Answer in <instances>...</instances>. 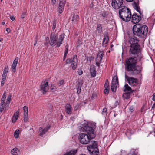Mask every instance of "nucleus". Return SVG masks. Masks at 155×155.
Instances as JSON below:
<instances>
[{
    "label": "nucleus",
    "mask_w": 155,
    "mask_h": 155,
    "mask_svg": "<svg viewBox=\"0 0 155 155\" xmlns=\"http://www.w3.org/2000/svg\"><path fill=\"white\" fill-rule=\"evenodd\" d=\"M81 130L82 131L86 132L87 133V134L84 133H81L79 135V140L82 144H88L90 140L94 138L96 136L94 130L86 124H84L82 125Z\"/></svg>",
    "instance_id": "obj_1"
},
{
    "label": "nucleus",
    "mask_w": 155,
    "mask_h": 155,
    "mask_svg": "<svg viewBox=\"0 0 155 155\" xmlns=\"http://www.w3.org/2000/svg\"><path fill=\"white\" fill-rule=\"evenodd\" d=\"M148 30V27L145 25L141 26L139 24H136L134 25L133 28L134 35L141 38H144L146 36Z\"/></svg>",
    "instance_id": "obj_2"
},
{
    "label": "nucleus",
    "mask_w": 155,
    "mask_h": 155,
    "mask_svg": "<svg viewBox=\"0 0 155 155\" xmlns=\"http://www.w3.org/2000/svg\"><path fill=\"white\" fill-rule=\"evenodd\" d=\"M119 15L120 18L126 22L130 21L131 17L130 10L126 7H124L119 10Z\"/></svg>",
    "instance_id": "obj_3"
},
{
    "label": "nucleus",
    "mask_w": 155,
    "mask_h": 155,
    "mask_svg": "<svg viewBox=\"0 0 155 155\" xmlns=\"http://www.w3.org/2000/svg\"><path fill=\"white\" fill-rule=\"evenodd\" d=\"M64 38V35L62 34L59 36L58 39V40L57 35L55 34H52L50 37L49 44L52 46H54L56 45L57 46L59 47L62 44Z\"/></svg>",
    "instance_id": "obj_4"
},
{
    "label": "nucleus",
    "mask_w": 155,
    "mask_h": 155,
    "mask_svg": "<svg viewBox=\"0 0 155 155\" xmlns=\"http://www.w3.org/2000/svg\"><path fill=\"white\" fill-rule=\"evenodd\" d=\"M6 96V92L5 91L4 92L3 95L2 97L0 103V112H2L4 109L5 105L6 107H8L10 101L11 100V95L10 94L8 95L6 101V102L5 104V99Z\"/></svg>",
    "instance_id": "obj_5"
},
{
    "label": "nucleus",
    "mask_w": 155,
    "mask_h": 155,
    "mask_svg": "<svg viewBox=\"0 0 155 155\" xmlns=\"http://www.w3.org/2000/svg\"><path fill=\"white\" fill-rule=\"evenodd\" d=\"M137 58H135L130 57L126 60L125 69L127 70H130L135 67L137 63Z\"/></svg>",
    "instance_id": "obj_6"
},
{
    "label": "nucleus",
    "mask_w": 155,
    "mask_h": 155,
    "mask_svg": "<svg viewBox=\"0 0 155 155\" xmlns=\"http://www.w3.org/2000/svg\"><path fill=\"white\" fill-rule=\"evenodd\" d=\"M123 3V0H112V6L114 9H117L121 7Z\"/></svg>",
    "instance_id": "obj_7"
},
{
    "label": "nucleus",
    "mask_w": 155,
    "mask_h": 155,
    "mask_svg": "<svg viewBox=\"0 0 155 155\" xmlns=\"http://www.w3.org/2000/svg\"><path fill=\"white\" fill-rule=\"evenodd\" d=\"M125 78L129 84L131 86H134L137 84V80L136 78L130 77L127 75H125Z\"/></svg>",
    "instance_id": "obj_8"
},
{
    "label": "nucleus",
    "mask_w": 155,
    "mask_h": 155,
    "mask_svg": "<svg viewBox=\"0 0 155 155\" xmlns=\"http://www.w3.org/2000/svg\"><path fill=\"white\" fill-rule=\"evenodd\" d=\"M118 83L117 77L116 76H114L112 79L111 86V89L113 92H115L116 91Z\"/></svg>",
    "instance_id": "obj_9"
},
{
    "label": "nucleus",
    "mask_w": 155,
    "mask_h": 155,
    "mask_svg": "<svg viewBox=\"0 0 155 155\" xmlns=\"http://www.w3.org/2000/svg\"><path fill=\"white\" fill-rule=\"evenodd\" d=\"M140 50L139 45H135V46H130L129 52L130 54H135L138 53Z\"/></svg>",
    "instance_id": "obj_10"
},
{
    "label": "nucleus",
    "mask_w": 155,
    "mask_h": 155,
    "mask_svg": "<svg viewBox=\"0 0 155 155\" xmlns=\"http://www.w3.org/2000/svg\"><path fill=\"white\" fill-rule=\"evenodd\" d=\"M127 71H130L131 73L133 75H136L140 73L141 70V68L139 66H135L132 68L130 70H127Z\"/></svg>",
    "instance_id": "obj_11"
},
{
    "label": "nucleus",
    "mask_w": 155,
    "mask_h": 155,
    "mask_svg": "<svg viewBox=\"0 0 155 155\" xmlns=\"http://www.w3.org/2000/svg\"><path fill=\"white\" fill-rule=\"evenodd\" d=\"M41 90L42 91L43 94H45L48 90V84L47 82H43L40 86Z\"/></svg>",
    "instance_id": "obj_12"
},
{
    "label": "nucleus",
    "mask_w": 155,
    "mask_h": 155,
    "mask_svg": "<svg viewBox=\"0 0 155 155\" xmlns=\"http://www.w3.org/2000/svg\"><path fill=\"white\" fill-rule=\"evenodd\" d=\"M78 63V59L77 56L75 55L74 56L73 59L71 62V66L73 70L75 69L77 67Z\"/></svg>",
    "instance_id": "obj_13"
},
{
    "label": "nucleus",
    "mask_w": 155,
    "mask_h": 155,
    "mask_svg": "<svg viewBox=\"0 0 155 155\" xmlns=\"http://www.w3.org/2000/svg\"><path fill=\"white\" fill-rule=\"evenodd\" d=\"M132 22L134 23H138L141 19V17L137 15L136 14H134L132 16Z\"/></svg>",
    "instance_id": "obj_14"
},
{
    "label": "nucleus",
    "mask_w": 155,
    "mask_h": 155,
    "mask_svg": "<svg viewBox=\"0 0 155 155\" xmlns=\"http://www.w3.org/2000/svg\"><path fill=\"white\" fill-rule=\"evenodd\" d=\"M65 3L66 1L65 0H62L61 1H60L58 7V11L60 14L61 13L63 12Z\"/></svg>",
    "instance_id": "obj_15"
},
{
    "label": "nucleus",
    "mask_w": 155,
    "mask_h": 155,
    "mask_svg": "<svg viewBox=\"0 0 155 155\" xmlns=\"http://www.w3.org/2000/svg\"><path fill=\"white\" fill-rule=\"evenodd\" d=\"M129 41L130 44V46L139 45L138 44L139 40L136 37L130 38L129 39Z\"/></svg>",
    "instance_id": "obj_16"
},
{
    "label": "nucleus",
    "mask_w": 155,
    "mask_h": 155,
    "mask_svg": "<svg viewBox=\"0 0 155 155\" xmlns=\"http://www.w3.org/2000/svg\"><path fill=\"white\" fill-rule=\"evenodd\" d=\"M18 58L16 57L14 60L11 67V69L12 71L15 72L16 71V67L18 64Z\"/></svg>",
    "instance_id": "obj_17"
},
{
    "label": "nucleus",
    "mask_w": 155,
    "mask_h": 155,
    "mask_svg": "<svg viewBox=\"0 0 155 155\" xmlns=\"http://www.w3.org/2000/svg\"><path fill=\"white\" fill-rule=\"evenodd\" d=\"M90 143V145L88 146L87 147L88 149L90 151H92V150L91 151V150H89V149H93L97 148V143L95 141H91Z\"/></svg>",
    "instance_id": "obj_18"
},
{
    "label": "nucleus",
    "mask_w": 155,
    "mask_h": 155,
    "mask_svg": "<svg viewBox=\"0 0 155 155\" xmlns=\"http://www.w3.org/2000/svg\"><path fill=\"white\" fill-rule=\"evenodd\" d=\"M50 128V126L49 125H48L45 128H43L42 127H40L39 130L40 135L42 136Z\"/></svg>",
    "instance_id": "obj_19"
},
{
    "label": "nucleus",
    "mask_w": 155,
    "mask_h": 155,
    "mask_svg": "<svg viewBox=\"0 0 155 155\" xmlns=\"http://www.w3.org/2000/svg\"><path fill=\"white\" fill-rule=\"evenodd\" d=\"M65 111L68 114H70L72 112V107L71 105L69 104H67L65 106Z\"/></svg>",
    "instance_id": "obj_20"
},
{
    "label": "nucleus",
    "mask_w": 155,
    "mask_h": 155,
    "mask_svg": "<svg viewBox=\"0 0 155 155\" xmlns=\"http://www.w3.org/2000/svg\"><path fill=\"white\" fill-rule=\"evenodd\" d=\"M108 40L109 38L108 34L107 33H106V34H104V35L102 43L103 45L104 46H106V44L108 42Z\"/></svg>",
    "instance_id": "obj_21"
},
{
    "label": "nucleus",
    "mask_w": 155,
    "mask_h": 155,
    "mask_svg": "<svg viewBox=\"0 0 155 155\" xmlns=\"http://www.w3.org/2000/svg\"><path fill=\"white\" fill-rule=\"evenodd\" d=\"M90 73L91 76L93 77H95L96 75L95 68L93 65H91L90 66Z\"/></svg>",
    "instance_id": "obj_22"
},
{
    "label": "nucleus",
    "mask_w": 155,
    "mask_h": 155,
    "mask_svg": "<svg viewBox=\"0 0 155 155\" xmlns=\"http://www.w3.org/2000/svg\"><path fill=\"white\" fill-rule=\"evenodd\" d=\"M19 113V110L18 109L17 111L15 113L13 116L12 121L13 123H15L18 117Z\"/></svg>",
    "instance_id": "obj_23"
},
{
    "label": "nucleus",
    "mask_w": 155,
    "mask_h": 155,
    "mask_svg": "<svg viewBox=\"0 0 155 155\" xmlns=\"http://www.w3.org/2000/svg\"><path fill=\"white\" fill-rule=\"evenodd\" d=\"M132 6L134 8L139 12L140 15L142 14L141 11H140V9L139 7L138 4L137 2L136 3L135 0L133 3Z\"/></svg>",
    "instance_id": "obj_24"
},
{
    "label": "nucleus",
    "mask_w": 155,
    "mask_h": 155,
    "mask_svg": "<svg viewBox=\"0 0 155 155\" xmlns=\"http://www.w3.org/2000/svg\"><path fill=\"white\" fill-rule=\"evenodd\" d=\"M124 91L126 92H130L132 93L134 90H132L131 88L127 84H125L124 87Z\"/></svg>",
    "instance_id": "obj_25"
},
{
    "label": "nucleus",
    "mask_w": 155,
    "mask_h": 155,
    "mask_svg": "<svg viewBox=\"0 0 155 155\" xmlns=\"http://www.w3.org/2000/svg\"><path fill=\"white\" fill-rule=\"evenodd\" d=\"M79 20L78 15L75 14H74L72 19V21L74 23H76Z\"/></svg>",
    "instance_id": "obj_26"
},
{
    "label": "nucleus",
    "mask_w": 155,
    "mask_h": 155,
    "mask_svg": "<svg viewBox=\"0 0 155 155\" xmlns=\"http://www.w3.org/2000/svg\"><path fill=\"white\" fill-rule=\"evenodd\" d=\"M20 153L19 150L17 148H15L11 150V153L14 155H17Z\"/></svg>",
    "instance_id": "obj_27"
},
{
    "label": "nucleus",
    "mask_w": 155,
    "mask_h": 155,
    "mask_svg": "<svg viewBox=\"0 0 155 155\" xmlns=\"http://www.w3.org/2000/svg\"><path fill=\"white\" fill-rule=\"evenodd\" d=\"M103 55V53L101 51L98 53L96 59L98 61H99V62H101V61Z\"/></svg>",
    "instance_id": "obj_28"
},
{
    "label": "nucleus",
    "mask_w": 155,
    "mask_h": 155,
    "mask_svg": "<svg viewBox=\"0 0 155 155\" xmlns=\"http://www.w3.org/2000/svg\"><path fill=\"white\" fill-rule=\"evenodd\" d=\"M130 92H126L124 93L123 95V97L124 99H128L130 98Z\"/></svg>",
    "instance_id": "obj_29"
},
{
    "label": "nucleus",
    "mask_w": 155,
    "mask_h": 155,
    "mask_svg": "<svg viewBox=\"0 0 155 155\" xmlns=\"http://www.w3.org/2000/svg\"><path fill=\"white\" fill-rule=\"evenodd\" d=\"M97 30L99 33H101L102 31V28L100 24L97 25Z\"/></svg>",
    "instance_id": "obj_30"
},
{
    "label": "nucleus",
    "mask_w": 155,
    "mask_h": 155,
    "mask_svg": "<svg viewBox=\"0 0 155 155\" xmlns=\"http://www.w3.org/2000/svg\"><path fill=\"white\" fill-rule=\"evenodd\" d=\"M19 130H17L14 133V137L15 138H18L19 136Z\"/></svg>",
    "instance_id": "obj_31"
},
{
    "label": "nucleus",
    "mask_w": 155,
    "mask_h": 155,
    "mask_svg": "<svg viewBox=\"0 0 155 155\" xmlns=\"http://www.w3.org/2000/svg\"><path fill=\"white\" fill-rule=\"evenodd\" d=\"M24 114H28V107L26 106H24L23 107Z\"/></svg>",
    "instance_id": "obj_32"
},
{
    "label": "nucleus",
    "mask_w": 155,
    "mask_h": 155,
    "mask_svg": "<svg viewBox=\"0 0 155 155\" xmlns=\"http://www.w3.org/2000/svg\"><path fill=\"white\" fill-rule=\"evenodd\" d=\"M68 46L67 45H66L65 47V51L64 54V60L66 58L67 55L68 53Z\"/></svg>",
    "instance_id": "obj_33"
},
{
    "label": "nucleus",
    "mask_w": 155,
    "mask_h": 155,
    "mask_svg": "<svg viewBox=\"0 0 155 155\" xmlns=\"http://www.w3.org/2000/svg\"><path fill=\"white\" fill-rule=\"evenodd\" d=\"M8 66H5L4 68V71H3V74L7 75V74L8 72Z\"/></svg>",
    "instance_id": "obj_34"
},
{
    "label": "nucleus",
    "mask_w": 155,
    "mask_h": 155,
    "mask_svg": "<svg viewBox=\"0 0 155 155\" xmlns=\"http://www.w3.org/2000/svg\"><path fill=\"white\" fill-rule=\"evenodd\" d=\"M107 109L105 108H104L103 109L102 111V114L104 115L107 114Z\"/></svg>",
    "instance_id": "obj_35"
},
{
    "label": "nucleus",
    "mask_w": 155,
    "mask_h": 155,
    "mask_svg": "<svg viewBox=\"0 0 155 155\" xmlns=\"http://www.w3.org/2000/svg\"><path fill=\"white\" fill-rule=\"evenodd\" d=\"M28 119V114H24V121L26 122Z\"/></svg>",
    "instance_id": "obj_36"
},
{
    "label": "nucleus",
    "mask_w": 155,
    "mask_h": 155,
    "mask_svg": "<svg viewBox=\"0 0 155 155\" xmlns=\"http://www.w3.org/2000/svg\"><path fill=\"white\" fill-rule=\"evenodd\" d=\"M51 90H53V91H54L56 89V87L54 85H51L50 87Z\"/></svg>",
    "instance_id": "obj_37"
},
{
    "label": "nucleus",
    "mask_w": 155,
    "mask_h": 155,
    "mask_svg": "<svg viewBox=\"0 0 155 155\" xmlns=\"http://www.w3.org/2000/svg\"><path fill=\"white\" fill-rule=\"evenodd\" d=\"M109 88H105L104 91V92L105 94H107L109 93Z\"/></svg>",
    "instance_id": "obj_38"
},
{
    "label": "nucleus",
    "mask_w": 155,
    "mask_h": 155,
    "mask_svg": "<svg viewBox=\"0 0 155 155\" xmlns=\"http://www.w3.org/2000/svg\"><path fill=\"white\" fill-rule=\"evenodd\" d=\"M64 81L62 80H60L59 81V82L58 83V84L59 86H61V85H62L64 84Z\"/></svg>",
    "instance_id": "obj_39"
},
{
    "label": "nucleus",
    "mask_w": 155,
    "mask_h": 155,
    "mask_svg": "<svg viewBox=\"0 0 155 155\" xmlns=\"http://www.w3.org/2000/svg\"><path fill=\"white\" fill-rule=\"evenodd\" d=\"M109 83H105L104 85V87L105 88H109Z\"/></svg>",
    "instance_id": "obj_40"
},
{
    "label": "nucleus",
    "mask_w": 155,
    "mask_h": 155,
    "mask_svg": "<svg viewBox=\"0 0 155 155\" xmlns=\"http://www.w3.org/2000/svg\"><path fill=\"white\" fill-rule=\"evenodd\" d=\"M7 75L3 74L2 76V80H3V81L5 80L6 78V76Z\"/></svg>",
    "instance_id": "obj_41"
},
{
    "label": "nucleus",
    "mask_w": 155,
    "mask_h": 155,
    "mask_svg": "<svg viewBox=\"0 0 155 155\" xmlns=\"http://www.w3.org/2000/svg\"><path fill=\"white\" fill-rule=\"evenodd\" d=\"M56 23L55 21H54L53 24L52 29L54 30L56 28Z\"/></svg>",
    "instance_id": "obj_42"
},
{
    "label": "nucleus",
    "mask_w": 155,
    "mask_h": 155,
    "mask_svg": "<svg viewBox=\"0 0 155 155\" xmlns=\"http://www.w3.org/2000/svg\"><path fill=\"white\" fill-rule=\"evenodd\" d=\"M72 60L70 59H68L66 61V63L68 64L70 63H71Z\"/></svg>",
    "instance_id": "obj_43"
},
{
    "label": "nucleus",
    "mask_w": 155,
    "mask_h": 155,
    "mask_svg": "<svg viewBox=\"0 0 155 155\" xmlns=\"http://www.w3.org/2000/svg\"><path fill=\"white\" fill-rule=\"evenodd\" d=\"M56 0H51L52 5H54L56 3Z\"/></svg>",
    "instance_id": "obj_44"
},
{
    "label": "nucleus",
    "mask_w": 155,
    "mask_h": 155,
    "mask_svg": "<svg viewBox=\"0 0 155 155\" xmlns=\"http://www.w3.org/2000/svg\"><path fill=\"white\" fill-rule=\"evenodd\" d=\"M78 74L79 75H81L83 74V72L81 70H79L78 72Z\"/></svg>",
    "instance_id": "obj_45"
},
{
    "label": "nucleus",
    "mask_w": 155,
    "mask_h": 155,
    "mask_svg": "<svg viewBox=\"0 0 155 155\" xmlns=\"http://www.w3.org/2000/svg\"><path fill=\"white\" fill-rule=\"evenodd\" d=\"M152 100L153 101H155V93H154L153 95Z\"/></svg>",
    "instance_id": "obj_46"
},
{
    "label": "nucleus",
    "mask_w": 155,
    "mask_h": 155,
    "mask_svg": "<svg viewBox=\"0 0 155 155\" xmlns=\"http://www.w3.org/2000/svg\"><path fill=\"white\" fill-rule=\"evenodd\" d=\"M6 31L8 33H9L11 31L10 28H6Z\"/></svg>",
    "instance_id": "obj_47"
},
{
    "label": "nucleus",
    "mask_w": 155,
    "mask_h": 155,
    "mask_svg": "<svg viewBox=\"0 0 155 155\" xmlns=\"http://www.w3.org/2000/svg\"><path fill=\"white\" fill-rule=\"evenodd\" d=\"M10 18L11 19L12 21L15 20V18L14 16H10Z\"/></svg>",
    "instance_id": "obj_48"
},
{
    "label": "nucleus",
    "mask_w": 155,
    "mask_h": 155,
    "mask_svg": "<svg viewBox=\"0 0 155 155\" xmlns=\"http://www.w3.org/2000/svg\"><path fill=\"white\" fill-rule=\"evenodd\" d=\"M5 80L3 81V80H2V81H1L2 85H4V83H5Z\"/></svg>",
    "instance_id": "obj_49"
},
{
    "label": "nucleus",
    "mask_w": 155,
    "mask_h": 155,
    "mask_svg": "<svg viewBox=\"0 0 155 155\" xmlns=\"http://www.w3.org/2000/svg\"><path fill=\"white\" fill-rule=\"evenodd\" d=\"M100 62H99V61L96 62V65L97 66H99L100 64Z\"/></svg>",
    "instance_id": "obj_50"
},
{
    "label": "nucleus",
    "mask_w": 155,
    "mask_h": 155,
    "mask_svg": "<svg viewBox=\"0 0 155 155\" xmlns=\"http://www.w3.org/2000/svg\"><path fill=\"white\" fill-rule=\"evenodd\" d=\"M155 108V102L152 107V109Z\"/></svg>",
    "instance_id": "obj_51"
},
{
    "label": "nucleus",
    "mask_w": 155,
    "mask_h": 155,
    "mask_svg": "<svg viewBox=\"0 0 155 155\" xmlns=\"http://www.w3.org/2000/svg\"><path fill=\"white\" fill-rule=\"evenodd\" d=\"M128 2H132L134 1V0H126Z\"/></svg>",
    "instance_id": "obj_52"
},
{
    "label": "nucleus",
    "mask_w": 155,
    "mask_h": 155,
    "mask_svg": "<svg viewBox=\"0 0 155 155\" xmlns=\"http://www.w3.org/2000/svg\"><path fill=\"white\" fill-rule=\"evenodd\" d=\"M25 14L24 13V14L22 15V16H21V17H22V18H24V17H25Z\"/></svg>",
    "instance_id": "obj_53"
},
{
    "label": "nucleus",
    "mask_w": 155,
    "mask_h": 155,
    "mask_svg": "<svg viewBox=\"0 0 155 155\" xmlns=\"http://www.w3.org/2000/svg\"><path fill=\"white\" fill-rule=\"evenodd\" d=\"M109 83L107 79L105 81V83Z\"/></svg>",
    "instance_id": "obj_54"
},
{
    "label": "nucleus",
    "mask_w": 155,
    "mask_h": 155,
    "mask_svg": "<svg viewBox=\"0 0 155 155\" xmlns=\"http://www.w3.org/2000/svg\"><path fill=\"white\" fill-rule=\"evenodd\" d=\"M130 110L131 112H132L134 110V109L133 108L131 109L130 108Z\"/></svg>",
    "instance_id": "obj_55"
},
{
    "label": "nucleus",
    "mask_w": 155,
    "mask_h": 155,
    "mask_svg": "<svg viewBox=\"0 0 155 155\" xmlns=\"http://www.w3.org/2000/svg\"><path fill=\"white\" fill-rule=\"evenodd\" d=\"M3 40V39L2 38H0V42H1Z\"/></svg>",
    "instance_id": "obj_56"
},
{
    "label": "nucleus",
    "mask_w": 155,
    "mask_h": 155,
    "mask_svg": "<svg viewBox=\"0 0 155 155\" xmlns=\"http://www.w3.org/2000/svg\"><path fill=\"white\" fill-rule=\"evenodd\" d=\"M5 22H2V24L3 25H4L5 24Z\"/></svg>",
    "instance_id": "obj_57"
},
{
    "label": "nucleus",
    "mask_w": 155,
    "mask_h": 155,
    "mask_svg": "<svg viewBox=\"0 0 155 155\" xmlns=\"http://www.w3.org/2000/svg\"><path fill=\"white\" fill-rule=\"evenodd\" d=\"M36 44H37V41H36V42L34 44V45L35 46Z\"/></svg>",
    "instance_id": "obj_58"
},
{
    "label": "nucleus",
    "mask_w": 155,
    "mask_h": 155,
    "mask_svg": "<svg viewBox=\"0 0 155 155\" xmlns=\"http://www.w3.org/2000/svg\"><path fill=\"white\" fill-rule=\"evenodd\" d=\"M113 45H111V47H113Z\"/></svg>",
    "instance_id": "obj_59"
},
{
    "label": "nucleus",
    "mask_w": 155,
    "mask_h": 155,
    "mask_svg": "<svg viewBox=\"0 0 155 155\" xmlns=\"http://www.w3.org/2000/svg\"><path fill=\"white\" fill-rule=\"evenodd\" d=\"M78 93H80V91H79H79H78Z\"/></svg>",
    "instance_id": "obj_60"
},
{
    "label": "nucleus",
    "mask_w": 155,
    "mask_h": 155,
    "mask_svg": "<svg viewBox=\"0 0 155 155\" xmlns=\"http://www.w3.org/2000/svg\"><path fill=\"white\" fill-rule=\"evenodd\" d=\"M0 0L1 1V2H2L3 0Z\"/></svg>",
    "instance_id": "obj_61"
},
{
    "label": "nucleus",
    "mask_w": 155,
    "mask_h": 155,
    "mask_svg": "<svg viewBox=\"0 0 155 155\" xmlns=\"http://www.w3.org/2000/svg\"><path fill=\"white\" fill-rule=\"evenodd\" d=\"M4 112H5V110H4Z\"/></svg>",
    "instance_id": "obj_62"
}]
</instances>
